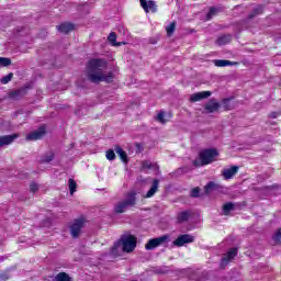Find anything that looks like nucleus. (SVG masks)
Listing matches in <instances>:
<instances>
[{"instance_id":"39448f33","label":"nucleus","mask_w":281,"mask_h":281,"mask_svg":"<svg viewBox=\"0 0 281 281\" xmlns=\"http://www.w3.org/2000/svg\"><path fill=\"white\" fill-rule=\"evenodd\" d=\"M117 76H120V69L114 64L108 65V71H106V83L111 85L113 83V89H117V83H115V80L117 79Z\"/></svg>"},{"instance_id":"5701e85b","label":"nucleus","mask_w":281,"mask_h":281,"mask_svg":"<svg viewBox=\"0 0 281 281\" xmlns=\"http://www.w3.org/2000/svg\"><path fill=\"white\" fill-rule=\"evenodd\" d=\"M190 216H192V213L190 211H182L178 214V223H186L190 221Z\"/></svg>"},{"instance_id":"473e14b6","label":"nucleus","mask_w":281,"mask_h":281,"mask_svg":"<svg viewBox=\"0 0 281 281\" xmlns=\"http://www.w3.org/2000/svg\"><path fill=\"white\" fill-rule=\"evenodd\" d=\"M13 77H14V74H12V72L8 74L7 76L1 78V83L8 85V82H10Z\"/></svg>"},{"instance_id":"dca6fc26","label":"nucleus","mask_w":281,"mask_h":281,"mask_svg":"<svg viewBox=\"0 0 281 281\" xmlns=\"http://www.w3.org/2000/svg\"><path fill=\"white\" fill-rule=\"evenodd\" d=\"M158 190H159V179H154L151 188L144 195L145 199H151V196H155V194H157Z\"/></svg>"},{"instance_id":"cd10ccee","label":"nucleus","mask_w":281,"mask_h":281,"mask_svg":"<svg viewBox=\"0 0 281 281\" xmlns=\"http://www.w3.org/2000/svg\"><path fill=\"white\" fill-rule=\"evenodd\" d=\"M175 30H177V22L173 21L166 27L167 35L172 36V34H175Z\"/></svg>"},{"instance_id":"f03ea898","label":"nucleus","mask_w":281,"mask_h":281,"mask_svg":"<svg viewBox=\"0 0 281 281\" xmlns=\"http://www.w3.org/2000/svg\"><path fill=\"white\" fill-rule=\"evenodd\" d=\"M135 247H137V238L133 235H123L112 247L111 256H120L122 251L131 254V251H135Z\"/></svg>"},{"instance_id":"e433bc0d","label":"nucleus","mask_w":281,"mask_h":281,"mask_svg":"<svg viewBox=\"0 0 281 281\" xmlns=\"http://www.w3.org/2000/svg\"><path fill=\"white\" fill-rule=\"evenodd\" d=\"M8 280H10V273L0 272V281H8Z\"/></svg>"},{"instance_id":"6e6552de","label":"nucleus","mask_w":281,"mask_h":281,"mask_svg":"<svg viewBox=\"0 0 281 281\" xmlns=\"http://www.w3.org/2000/svg\"><path fill=\"white\" fill-rule=\"evenodd\" d=\"M238 256V249L237 248H232L231 250L227 251L226 255L223 256L221 260V269H225L232 260H234V257Z\"/></svg>"},{"instance_id":"4be33fe9","label":"nucleus","mask_w":281,"mask_h":281,"mask_svg":"<svg viewBox=\"0 0 281 281\" xmlns=\"http://www.w3.org/2000/svg\"><path fill=\"white\" fill-rule=\"evenodd\" d=\"M236 210V203L234 202H227L223 205L222 212L224 216H228L231 212H234Z\"/></svg>"},{"instance_id":"f8f14e48","label":"nucleus","mask_w":281,"mask_h":281,"mask_svg":"<svg viewBox=\"0 0 281 281\" xmlns=\"http://www.w3.org/2000/svg\"><path fill=\"white\" fill-rule=\"evenodd\" d=\"M43 135H45V127H40L38 130L26 135L27 142H36L37 139H42Z\"/></svg>"},{"instance_id":"412c9836","label":"nucleus","mask_w":281,"mask_h":281,"mask_svg":"<svg viewBox=\"0 0 281 281\" xmlns=\"http://www.w3.org/2000/svg\"><path fill=\"white\" fill-rule=\"evenodd\" d=\"M116 155H119L120 159L123 161V164H128V154L122 149V147L116 146L114 148Z\"/></svg>"},{"instance_id":"b1692460","label":"nucleus","mask_w":281,"mask_h":281,"mask_svg":"<svg viewBox=\"0 0 281 281\" xmlns=\"http://www.w3.org/2000/svg\"><path fill=\"white\" fill-rule=\"evenodd\" d=\"M221 186L215 183L214 181H210L205 187H204V192L205 194H210L211 192H214V190H220Z\"/></svg>"},{"instance_id":"7ed1b4c3","label":"nucleus","mask_w":281,"mask_h":281,"mask_svg":"<svg viewBox=\"0 0 281 281\" xmlns=\"http://www.w3.org/2000/svg\"><path fill=\"white\" fill-rule=\"evenodd\" d=\"M216 157H218V149H204L199 154V159L193 160V166H195V168H201V166H207L213 161H216Z\"/></svg>"},{"instance_id":"423d86ee","label":"nucleus","mask_w":281,"mask_h":281,"mask_svg":"<svg viewBox=\"0 0 281 281\" xmlns=\"http://www.w3.org/2000/svg\"><path fill=\"white\" fill-rule=\"evenodd\" d=\"M168 240H170L169 235H162L160 237L149 239L145 245V249H147V251H153V249H157V247H160L164 243H168Z\"/></svg>"},{"instance_id":"37998d69","label":"nucleus","mask_w":281,"mask_h":281,"mask_svg":"<svg viewBox=\"0 0 281 281\" xmlns=\"http://www.w3.org/2000/svg\"><path fill=\"white\" fill-rule=\"evenodd\" d=\"M270 117H271L272 120H276V117H278L277 112H272V113H270Z\"/></svg>"},{"instance_id":"20e7f679","label":"nucleus","mask_w":281,"mask_h":281,"mask_svg":"<svg viewBox=\"0 0 281 281\" xmlns=\"http://www.w3.org/2000/svg\"><path fill=\"white\" fill-rule=\"evenodd\" d=\"M137 203V193L135 191L128 192L126 199L116 203L114 206L115 214H124L128 207H134Z\"/></svg>"},{"instance_id":"ea45409f","label":"nucleus","mask_w":281,"mask_h":281,"mask_svg":"<svg viewBox=\"0 0 281 281\" xmlns=\"http://www.w3.org/2000/svg\"><path fill=\"white\" fill-rule=\"evenodd\" d=\"M30 190H31V192H38V184H36L34 182L31 183Z\"/></svg>"},{"instance_id":"c756f323","label":"nucleus","mask_w":281,"mask_h":281,"mask_svg":"<svg viewBox=\"0 0 281 281\" xmlns=\"http://www.w3.org/2000/svg\"><path fill=\"white\" fill-rule=\"evenodd\" d=\"M12 65V59L8 57H0V67H10Z\"/></svg>"},{"instance_id":"0eeeda50","label":"nucleus","mask_w":281,"mask_h":281,"mask_svg":"<svg viewBox=\"0 0 281 281\" xmlns=\"http://www.w3.org/2000/svg\"><path fill=\"white\" fill-rule=\"evenodd\" d=\"M85 223H87L85 217H80L74 221L72 225L70 226V234L72 238H78V236H80V232H82Z\"/></svg>"},{"instance_id":"bb28decb","label":"nucleus","mask_w":281,"mask_h":281,"mask_svg":"<svg viewBox=\"0 0 281 281\" xmlns=\"http://www.w3.org/2000/svg\"><path fill=\"white\" fill-rule=\"evenodd\" d=\"M54 281H71V277H69V274H67L66 272H59Z\"/></svg>"},{"instance_id":"58836bf2","label":"nucleus","mask_w":281,"mask_h":281,"mask_svg":"<svg viewBox=\"0 0 281 281\" xmlns=\"http://www.w3.org/2000/svg\"><path fill=\"white\" fill-rule=\"evenodd\" d=\"M143 168L150 170V168H153V162H150L149 160H144Z\"/></svg>"},{"instance_id":"a19ab883","label":"nucleus","mask_w":281,"mask_h":281,"mask_svg":"<svg viewBox=\"0 0 281 281\" xmlns=\"http://www.w3.org/2000/svg\"><path fill=\"white\" fill-rule=\"evenodd\" d=\"M223 106L225 108L226 111H229V99L223 100Z\"/></svg>"},{"instance_id":"6ab92c4d","label":"nucleus","mask_w":281,"mask_h":281,"mask_svg":"<svg viewBox=\"0 0 281 281\" xmlns=\"http://www.w3.org/2000/svg\"><path fill=\"white\" fill-rule=\"evenodd\" d=\"M58 32L61 34H69V32H74V24L69 22L61 23L57 25Z\"/></svg>"},{"instance_id":"ddd939ff","label":"nucleus","mask_w":281,"mask_h":281,"mask_svg":"<svg viewBox=\"0 0 281 281\" xmlns=\"http://www.w3.org/2000/svg\"><path fill=\"white\" fill-rule=\"evenodd\" d=\"M204 109L209 113H216L221 109V103L216 99H210L209 102L204 105Z\"/></svg>"},{"instance_id":"f704fd0d","label":"nucleus","mask_w":281,"mask_h":281,"mask_svg":"<svg viewBox=\"0 0 281 281\" xmlns=\"http://www.w3.org/2000/svg\"><path fill=\"white\" fill-rule=\"evenodd\" d=\"M200 194H201V189H199V187L192 189V191H191V196H192L193 199H199Z\"/></svg>"},{"instance_id":"79ce46f5","label":"nucleus","mask_w":281,"mask_h":281,"mask_svg":"<svg viewBox=\"0 0 281 281\" xmlns=\"http://www.w3.org/2000/svg\"><path fill=\"white\" fill-rule=\"evenodd\" d=\"M216 14V9L215 8H211L209 13H207V19H211L212 15Z\"/></svg>"},{"instance_id":"393cba45","label":"nucleus","mask_w":281,"mask_h":281,"mask_svg":"<svg viewBox=\"0 0 281 281\" xmlns=\"http://www.w3.org/2000/svg\"><path fill=\"white\" fill-rule=\"evenodd\" d=\"M213 63L215 67H231L232 65H236V63L229 61L227 59H215Z\"/></svg>"},{"instance_id":"c9c22d12","label":"nucleus","mask_w":281,"mask_h":281,"mask_svg":"<svg viewBox=\"0 0 281 281\" xmlns=\"http://www.w3.org/2000/svg\"><path fill=\"white\" fill-rule=\"evenodd\" d=\"M106 159H109V161H113V159H115V151L113 149H108Z\"/></svg>"},{"instance_id":"f3484780","label":"nucleus","mask_w":281,"mask_h":281,"mask_svg":"<svg viewBox=\"0 0 281 281\" xmlns=\"http://www.w3.org/2000/svg\"><path fill=\"white\" fill-rule=\"evenodd\" d=\"M56 154L54 150H48L40 157V164H50L54 161Z\"/></svg>"},{"instance_id":"a878e982","label":"nucleus","mask_w":281,"mask_h":281,"mask_svg":"<svg viewBox=\"0 0 281 281\" xmlns=\"http://www.w3.org/2000/svg\"><path fill=\"white\" fill-rule=\"evenodd\" d=\"M68 188H69V192H70L71 196H74V193L76 192V190H78V183H76V180L70 178L68 180Z\"/></svg>"},{"instance_id":"4468645a","label":"nucleus","mask_w":281,"mask_h":281,"mask_svg":"<svg viewBox=\"0 0 281 281\" xmlns=\"http://www.w3.org/2000/svg\"><path fill=\"white\" fill-rule=\"evenodd\" d=\"M19 137V134L0 136V148L3 146H10Z\"/></svg>"},{"instance_id":"4c0bfd02","label":"nucleus","mask_w":281,"mask_h":281,"mask_svg":"<svg viewBox=\"0 0 281 281\" xmlns=\"http://www.w3.org/2000/svg\"><path fill=\"white\" fill-rule=\"evenodd\" d=\"M140 2V7L143 8V10L148 13V1L146 0H139Z\"/></svg>"},{"instance_id":"2f4dec72","label":"nucleus","mask_w":281,"mask_h":281,"mask_svg":"<svg viewBox=\"0 0 281 281\" xmlns=\"http://www.w3.org/2000/svg\"><path fill=\"white\" fill-rule=\"evenodd\" d=\"M147 8H148V12H157V4L153 0H149L147 2Z\"/></svg>"},{"instance_id":"aec40b11","label":"nucleus","mask_w":281,"mask_h":281,"mask_svg":"<svg viewBox=\"0 0 281 281\" xmlns=\"http://www.w3.org/2000/svg\"><path fill=\"white\" fill-rule=\"evenodd\" d=\"M229 43H232V34L222 35L216 40V45H218L220 47Z\"/></svg>"},{"instance_id":"1a4fd4ad","label":"nucleus","mask_w":281,"mask_h":281,"mask_svg":"<svg viewBox=\"0 0 281 281\" xmlns=\"http://www.w3.org/2000/svg\"><path fill=\"white\" fill-rule=\"evenodd\" d=\"M190 243H194V236L190 234L180 235L176 240H173L175 247H183V245H188Z\"/></svg>"},{"instance_id":"f257e3e1","label":"nucleus","mask_w":281,"mask_h":281,"mask_svg":"<svg viewBox=\"0 0 281 281\" xmlns=\"http://www.w3.org/2000/svg\"><path fill=\"white\" fill-rule=\"evenodd\" d=\"M104 67H106V61L103 59H91L88 63V80L94 85L104 82V80H106V75H104Z\"/></svg>"},{"instance_id":"72a5a7b5","label":"nucleus","mask_w":281,"mask_h":281,"mask_svg":"<svg viewBox=\"0 0 281 281\" xmlns=\"http://www.w3.org/2000/svg\"><path fill=\"white\" fill-rule=\"evenodd\" d=\"M166 113L159 112L158 115L156 116L157 122L160 124H166Z\"/></svg>"},{"instance_id":"9d476101","label":"nucleus","mask_w":281,"mask_h":281,"mask_svg":"<svg viewBox=\"0 0 281 281\" xmlns=\"http://www.w3.org/2000/svg\"><path fill=\"white\" fill-rule=\"evenodd\" d=\"M27 95V88H20L18 90H12L8 93L9 100H21Z\"/></svg>"},{"instance_id":"2eb2a0df","label":"nucleus","mask_w":281,"mask_h":281,"mask_svg":"<svg viewBox=\"0 0 281 281\" xmlns=\"http://www.w3.org/2000/svg\"><path fill=\"white\" fill-rule=\"evenodd\" d=\"M212 95V91H202L191 94L190 101L191 102H199L201 100H205V98H210Z\"/></svg>"},{"instance_id":"c03bdc74","label":"nucleus","mask_w":281,"mask_h":281,"mask_svg":"<svg viewBox=\"0 0 281 281\" xmlns=\"http://www.w3.org/2000/svg\"><path fill=\"white\" fill-rule=\"evenodd\" d=\"M106 59H108V60H113V54H111V55L108 54V55H106Z\"/></svg>"},{"instance_id":"c85d7f7f","label":"nucleus","mask_w":281,"mask_h":281,"mask_svg":"<svg viewBox=\"0 0 281 281\" xmlns=\"http://www.w3.org/2000/svg\"><path fill=\"white\" fill-rule=\"evenodd\" d=\"M263 9L261 5L254 9V11L248 15V19H255V16H258V14H262Z\"/></svg>"},{"instance_id":"7c9ffc66","label":"nucleus","mask_w":281,"mask_h":281,"mask_svg":"<svg viewBox=\"0 0 281 281\" xmlns=\"http://www.w3.org/2000/svg\"><path fill=\"white\" fill-rule=\"evenodd\" d=\"M272 240L276 245H281V227L277 231V233L272 236Z\"/></svg>"},{"instance_id":"9b49d317","label":"nucleus","mask_w":281,"mask_h":281,"mask_svg":"<svg viewBox=\"0 0 281 281\" xmlns=\"http://www.w3.org/2000/svg\"><path fill=\"white\" fill-rule=\"evenodd\" d=\"M238 166H232L231 168L223 169L222 177H224L226 181H229V179H234V177L238 173Z\"/></svg>"},{"instance_id":"a211bd4d","label":"nucleus","mask_w":281,"mask_h":281,"mask_svg":"<svg viewBox=\"0 0 281 281\" xmlns=\"http://www.w3.org/2000/svg\"><path fill=\"white\" fill-rule=\"evenodd\" d=\"M108 41L112 47H122V45H126V42H117V34H115V32L109 34Z\"/></svg>"}]
</instances>
